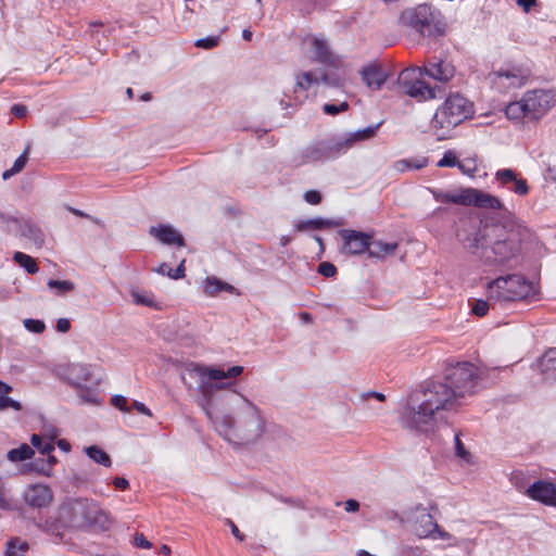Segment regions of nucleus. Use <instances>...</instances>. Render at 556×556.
Returning <instances> with one entry per match:
<instances>
[{"instance_id":"obj_1","label":"nucleus","mask_w":556,"mask_h":556,"mask_svg":"<svg viewBox=\"0 0 556 556\" xmlns=\"http://www.w3.org/2000/svg\"><path fill=\"white\" fill-rule=\"evenodd\" d=\"M422 397L416 405L408 404L403 414V426L422 433L434 430L443 412L455 410L462 405L443 377L427 382Z\"/></svg>"},{"instance_id":"obj_2","label":"nucleus","mask_w":556,"mask_h":556,"mask_svg":"<svg viewBox=\"0 0 556 556\" xmlns=\"http://www.w3.org/2000/svg\"><path fill=\"white\" fill-rule=\"evenodd\" d=\"M522 227L503 202L489 194V262L508 264L521 252Z\"/></svg>"},{"instance_id":"obj_3","label":"nucleus","mask_w":556,"mask_h":556,"mask_svg":"<svg viewBox=\"0 0 556 556\" xmlns=\"http://www.w3.org/2000/svg\"><path fill=\"white\" fill-rule=\"evenodd\" d=\"M58 513L71 530L105 529L109 522L97 502L87 497L65 498L58 507Z\"/></svg>"},{"instance_id":"obj_4","label":"nucleus","mask_w":556,"mask_h":556,"mask_svg":"<svg viewBox=\"0 0 556 556\" xmlns=\"http://www.w3.org/2000/svg\"><path fill=\"white\" fill-rule=\"evenodd\" d=\"M556 103L553 90L535 89L527 91L519 101L505 106V115L516 123H536Z\"/></svg>"},{"instance_id":"obj_5","label":"nucleus","mask_w":556,"mask_h":556,"mask_svg":"<svg viewBox=\"0 0 556 556\" xmlns=\"http://www.w3.org/2000/svg\"><path fill=\"white\" fill-rule=\"evenodd\" d=\"M538 294V287L520 274L501 275L489 281V304L534 300Z\"/></svg>"},{"instance_id":"obj_6","label":"nucleus","mask_w":556,"mask_h":556,"mask_svg":"<svg viewBox=\"0 0 556 556\" xmlns=\"http://www.w3.org/2000/svg\"><path fill=\"white\" fill-rule=\"evenodd\" d=\"M243 371L242 366H232L227 370L213 368L207 366L195 365L189 372L199 376L201 382L199 390L202 394L200 405L210 420H213V412L215 408L214 391L222 390L232 386V382H219L223 379L236 378Z\"/></svg>"},{"instance_id":"obj_7","label":"nucleus","mask_w":556,"mask_h":556,"mask_svg":"<svg viewBox=\"0 0 556 556\" xmlns=\"http://www.w3.org/2000/svg\"><path fill=\"white\" fill-rule=\"evenodd\" d=\"M473 113L472 104L463 96L456 93L450 96L444 103L437 110L431 125L437 131L445 129L446 131L438 132V139L448 138L447 132L464 119Z\"/></svg>"},{"instance_id":"obj_8","label":"nucleus","mask_w":556,"mask_h":556,"mask_svg":"<svg viewBox=\"0 0 556 556\" xmlns=\"http://www.w3.org/2000/svg\"><path fill=\"white\" fill-rule=\"evenodd\" d=\"M443 379L455 391L462 404L467 396L477 392L480 381L478 368L469 362L448 364L444 370Z\"/></svg>"},{"instance_id":"obj_9","label":"nucleus","mask_w":556,"mask_h":556,"mask_svg":"<svg viewBox=\"0 0 556 556\" xmlns=\"http://www.w3.org/2000/svg\"><path fill=\"white\" fill-rule=\"evenodd\" d=\"M399 21L402 25L415 29L422 36L444 34L443 26L437 21L431 7L426 3L402 11Z\"/></svg>"},{"instance_id":"obj_10","label":"nucleus","mask_w":556,"mask_h":556,"mask_svg":"<svg viewBox=\"0 0 556 556\" xmlns=\"http://www.w3.org/2000/svg\"><path fill=\"white\" fill-rule=\"evenodd\" d=\"M485 233L486 225H483V220L479 217H469L464 222L458 237L468 252L482 260L486 250Z\"/></svg>"},{"instance_id":"obj_11","label":"nucleus","mask_w":556,"mask_h":556,"mask_svg":"<svg viewBox=\"0 0 556 556\" xmlns=\"http://www.w3.org/2000/svg\"><path fill=\"white\" fill-rule=\"evenodd\" d=\"M337 136L320 139L300 151L301 163H313L334 159L342 154Z\"/></svg>"},{"instance_id":"obj_12","label":"nucleus","mask_w":556,"mask_h":556,"mask_svg":"<svg viewBox=\"0 0 556 556\" xmlns=\"http://www.w3.org/2000/svg\"><path fill=\"white\" fill-rule=\"evenodd\" d=\"M399 88L407 96L421 99H433L434 90L419 79L416 68H405L397 76Z\"/></svg>"},{"instance_id":"obj_13","label":"nucleus","mask_w":556,"mask_h":556,"mask_svg":"<svg viewBox=\"0 0 556 556\" xmlns=\"http://www.w3.org/2000/svg\"><path fill=\"white\" fill-rule=\"evenodd\" d=\"M437 201L442 203H454L458 205L476 207L486 206V194L472 188L462 189L458 192H433Z\"/></svg>"},{"instance_id":"obj_14","label":"nucleus","mask_w":556,"mask_h":556,"mask_svg":"<svg viewBox=\"0 0 556 556\" xmlns=\"http://www.w3.org/2000/svg\"><path fill=\"white\" fill-rule=\"evenodd\" d=\"M433 510L437 513V508L433 507ZM416 511H418L419 515L414 522V531L419 538L432 536L434 539L440 538L445 540L450 536V534L441 530L437 523V514L432 516L427 508H424L421 505L416 507Z\"/></svg>"},{"instance_id":"obj_15","label":"nucleus","mask_w":556,"mask_h":556,"mask_svg":"<svg viewBox=\"0 0 556 556\" xmlns=\"http://www.w3.org/2000/svg\"><path fill=\"white\" fill-rule=\"evenodd\" d=\"M3 223H13L18 227L20 237L28 240L35 248L40 249L45 244V232L29 218H17L0 212Z\"/></svg>"},{"instance_id":"obj_16","label":"nucleus","mask_w":556,"mask_h":556,"mask_svg":"<svg viewBox=\"0 0 556 556\" xmlns=\"http://www.w3.org/2000/svg\"><path fill=\"white\" fill-rule=\"evenodd\" d=\"M338 235L342 239L340 253L344 255H359L367 251L371 236L353 229H340Z\"/></svg>"},{"instance_id":"obj_17","label":"nucleus","mask_w":556,"mask_h":556,"mask_svg":"<svg viewBox=\"0 0 556 556\" xmlns=\"http://www.w3.org/2000/svg\"><path fill=\"white\" fill-rule=\"evenodd\" d=\"M359 74L363 83L372 90H380L390 75L378 62L365 65Z\"/></svg>"},{"instance_id":"obj_18","label":"nucleus","mask_w":556,"mask_h":556,"mask_svg":"<svg viewBox=\"0 0 556 556\" xmlns=\"http://www.w3.org/2000/svg\"><path fill=\"white\" fill-rule=\"evenodd\" d=\"M53 500V493L48 485L31 484L24 493L25 503L33 508L47 507Z\"/></svg>"},{"instance_id":"obj_19","label":"nucleus","mask_w":556,"mask_h":556,"mask_svg":"<svg viewBox=\"0 0 556 556\" xmlns=\"http://www.w3.org/2000/svg\"><path fill=\"white\" fill-rule=\"evenodd\" d=\"M527 495L545 505L556 506V484L536 481L527 489Z\"/></svg>"},{"instance_id":"obj_20","label":"nucleus","mask_w":556,"mask_h":556,"mask_svg":"<svg viewBox=\"0 0 556 556\" xmlns=\"http://www.w3.org/2000/svg\"><path fill=\"white\" fill-rule=\"evenodd\" d=\"M494 180L501 187L513 184L511 190L518 195H527L529 186L526 179L518 177L517 173L510 168L500 169L494 175Z\"/></svg>"},{"instance_id":"obj_21","label":"nucleus","mask_w":556,"mask_h":556,"mask_svg":"<svg viewBox=\"0 0 556 556\" xmlns=\"http://www.w3.org/2000/svg\"><path fill=\"white\" fill-rule=\"evenodd\" d=\"M245 404V422L249 426L250 434L247 440L258 438L264 430V420L261 416L260 409L247 397L242 396Z\"/></svg>"},{"instance_id":"obj_22","label":"nucleus","mask_w":556,"mask_h":556,"mask_svg":"<svg viewBox=\"0 0 556 556\" xmlns=\"http://www.w3.org/2000/svg\"><path fill=\"white\" fill-rule=\"evenodd\" d=\"M424 72L430 78L446 83L454 77L455 68L450 62L433 59L424 66Z\"/></svg>"},{"instance_id":"obj_23","label":"nucleus","mask_w":556,"mask_h":556,"mask_svg":"<svg viewBox=\"0 0 556 556\" xmlns=\"http://www.w3.org/2000/svg\"><path fill=\"white\" fill-rule=\"evenodd\" d=\"M382 125V122L377 123L376 125L368 126L364 129L356 130L346 136H337L339 147L341 148L342 154L350 150L354 143L358 141L368 140L375 137L377 130Z\"/></svg>"},{"instance_id":"obj_24","label":"nucleus","mask_w":556,"mask_h":556,"mask_svg":"<svg viewBox=\"0 0 556 556\" xmlns=\"http://www.w3.org/2000/svg\"><path fill=\"white\" fill-rule=\"evenodd\" d=\"M66 375L70 383L75 388L93 381L92 367L86 364H71L66 368Z\"/></svg>"},{"instance_id":"obj_25","label":"nucleus","mask_w":556,"mask_h":556,"mask_svg":"<svg viewBox=\"0 0 556 556\" xmlns=\"http://www.w3.org/2000/svg\"><path fill=\"white\" fill-rule=\"evenodd\" d=\"M149 232L164 244L185 247V239L181 233L169 225L152 226Z\"/></svg>"},{"instance_id":"obj_26","label":"nucleus","mask_w":556,"mask_h":556,"mask_svg":"<svg viewBox=\"0 0 556 556\" xmlns=\"http://www.w3.org/2000/svg\"><path fill=\"white\" fill-rule=\"evenodd\" d=\"M342 225L341 220L328 219L323 217H316L311 219L301 220L295 224L294 229L298 232H306L311 230H324Z\"/></svg>"},{"instance_id":"obj_27","label":"nucleus","mask_w":556,"mask_h":556,"mask_svg":"<svg viewBox=\"0 0 556 556\" xmlns=\"http://www.w3.org/2000/svg\"><path fill=\"white\" fill-rule=\"evenodd\" d=\"M311 46H312V52L314 54V59L325 65H334L336 64V59L332 54V52L329 50V47L328 45L317 38V37H314L312 38L311 40Z\"/></svg>"},{"instance_id":"obj_28","label":"nucleus","mask_w":556,"mask_h":556,"mask_svg":"<svg viewBox=\"0 0 556 556\" xmlns=\"http://www.w3.org/2000/svg\"><path fill=\"white\" fill-rule=\"evenodd\" d=\"M39 527L47 532L59 539V541L63 540V534L65 530H71L67 525L63 521L62 516L56 511V517L47 518L43 523L39 525Z\"/></svg>"},{"instance_id":"obj_29","label":"nucleus","mask_w":556,"mask_h":556,"mask_svg":"<svg viewBox=\"0 0 556 556\" xmlns=\"http://www.w3.org/2000/svg\"><path fill=\"white\" fill-rule=\"evenodd\" d=\"M397 248L396 243L382 242L380 240L369 239L368 241V256L371 258H384L388 255H393Z\"/></svg>"},{"instance_id":"obj_30","label":"nucleus","mask_w":556,"mask_h":556,"mask_svg":"<svg viewBox=\"0 0 556 556\" xmlns=\"http://www.w3.org/2000/svg\"><path fill=\"white\" fill-rule=\"evenodd\" d=\"M493 84L507 89L518 88L523 84V77L515 72L495 73Z\"/></svg>"},{"instance_id":"obj_31","label":"nucleus","mask_w":556,"mask_h":556,"mask_svg":"<svg viewBox=\"0 0 556 556\" xmlns=\"http://www.w3.org/2000/svg\"><path fill=\"white\" fill-rule=\"evenodd\" d=\"M85 453L97 464H100L108 468L112 466L110 455L104 450L97 445L87 446L85 448Z\"/></svg>"},{"instance_id":"obj_32","label":"nucleus","mask_w":556,"mask_h":556,"mask_svg":"<svg viewBox=\"0 0 556 556\" xmlns=\"http://www.w3.org/2000/svg\"><path fill=\"white\" fill-rule=\"evenodd\" d=\"M427 157L403 159L394 163V168L397 172L404 173L409 169H421L427 166Z\"/></svg>"},{"instance_id":"obj_33","label":"nucleus","mask_w":556,"mask_h":556,"mask_svg":"<svg viewBox=\"0 0 556 556\" xmlns=\"http://www.w3.org/2000/svg\"><path fill=\"white\" fill-rule=\"evenodd\" d=\"M34 455V450L26 443L20 445L16 448H12L7 453V458L12 462H23L30 459Z\"/></svg>"},{"instance_id":"obj_34","label":"nucleus","mask_w":556,"mask_h":556,"mask_svg":"<svg viewBox=\"0 0 556 556\" xmlns=\"http://www.w3.org/2000/svg\"><path fill=\"white\" fill-rule=\"evenodd\" d=\"M233 289L231 285L223 282L215 277L207 278L204 286V292L207 295H216L222 291H232Z\"/></svg>"},{"instance_id":"obj_35","label":"nucleus","mask_w":556,"mask_h":556,"mask_svg":"<svg viewBox=\"0 0 556 556\" xmlns=\"http://www.w3.org/2000/svg\"><path fill=\"white\" fill-rule=\"evenodd\" d=\"M13 260L21 267L25 268V270L28 274L34 275V274H37L39 270V267H38L36 261L31 256H29L23 252H15L13 255Z\"/></svg>"},{"instance_id":"obj_36","label":"nucleus","mask_w":556,"mask_h":556,"mask_svg":"<svg viewBox=\"0 0 556 556\" xmlns=\"http://www.w3.org/2000/svg\"><path fill=\"white\" fill-rule=\"evenodd\" d=\"M47 286L50 289L55 290V295L63 296L67 294L68 292H72L75 290L74 282L70 280H55V279H49L47 282Z\"/></svg>"},{"instance_id":"obj_37","label":"nucleus","mask_w":556,"mask_h":556,"mask_svg":"<svg viewBox=\"0 0 556 556\" xmlns=\"http://www.w3.org/2000/svg\"><path fill=\"white\" fill-rule=\"evenodd\" d=\"M28 161V148L24 150V152L15 160L13 166L10 169H7L2 174V178L4 180L11 178L12 176L18 174L23 170L26 163Z\"/></svg>"},{"instance_id":"obj_38","label":"nucleus","mask_w":556,"mask_h":556,"mask_svg":"<svg viewBox=\"0 0 556 556\" xmlns=\"http://www.w3.org/2000/svg\"><path fill=\"white\" fill-rule=\"evenodd\" d=\"M54 437H51L50 440H53ZM31 445L39 451L42 455H49L54 451V445L52 441L45 442L40 434L34 433L30 438Z\"/></svg>"},{"instance_id":"obj_39","label":"nucleus","mask_w":556,"mask_h":556,"mask_svg":"<svg viewBox=\"0 0 556 556\" xmlns=\"http://www.w3.org/2000/svg\"><path fill=\"white\" fill-rule=\"evenodd\" d=\"M185 261H182L177 268H170L166 263H163L159 266L156 271L162 275H166L172 279H181L185 277Z\"/></svg>"},{"instance_id":"obj_40","label":"nucleus","mask_w":556,"mask_h":556,"mask_svg":"<svg viewBox=\"0 0 556 556\" xmlns=\"http://www.w3.org/2000/svg\"><path fill=\"white\" fill-rule=\"evenodd\" d=\"M455 455L466 464L472 463V456L469 451L466 450L464 443L460 440L459 433L454 435Z\"/></svg>"},{"instance_id":"obj_41","label":"nucleus","mask_w":556,"mask_h":556,"mask_svg":"<svg viewBox=\"0 0 556 556\" xmlns=\"http://www.w3.org/2000/svg\"><path fill=\"white\" fill-rule=\"evenodd\" d=\"M313 84H317V79L313 76L311 72H304L298 75L296 77L294 92H298V89L307 91Z\"/></svg>"},{"instance_id":"obj_42","label":"nucleus","mask_w":556,"mask_h":556,"mask_svg":"<svg viewBox=\"0 0 556 556\" xmlns=\"http://www.w3.org/2000/svg\"><path fill=\"white\" fill-rule=\"evenodd\" d=\"M0 509L13 511L16 510V505L11 498L7 496V490L4 483L0 480Z\"/></svg>"},{"instance_id":"obj_43","label":"nucleus","mask_w":556,"mask_h":556,"mask_svg":"<svg viewBox=\"0 0 556 556\" xmlns=\"http://www.w3.org/2000/svg\"><path fill=\"white\" fill-rule=\"evenodd\" d=\"M26 330L33 333H42L46 330V324L40 319L26 318L23 320Z\"/></svg>"},{"instance_id":"obj_44","label":"nucleus","mask_w":556,"mask_h":556,"mask_svg":"<svg viewBox=\"0 0 556 556\" xmlns=\"http://www.w3.org/2000/svg\"><path fill=\"white\" fill-rule=\"evenodd\" d=\"M236 426V420L231 415H225L222 420L216 425L217 430L220 433H224L225 437L229 434V431L232 430Z\"/></svg>"},{"instance_id":"obj_45","label":"nucleus","mask_w":556,"mask_h":556,"mask_svg":"<svg viewBox=\"0 0 556 556\" xmlns=\"http://www.w3.org/2000/svg\"><path fill=\"white\" fill-rule=\"evenodd\" d=\"M349 108H350L349 103L346 101H343L340 104L326 103L323 106V111L327 115L334 116L339 113L348 111Z\"/></svg>"},{"instance_id":"obj_46","label":"nucleus","mask_w":556,"mask_h":556,"mask_svg":"<svg viewBox=\"0 0 556 556\" xmlns=\"http://www.w3.org/2000/svg\"><path fill=\"white\" fill-rule=\"evenodd\" d=\"M458 159L454 151L448 150L443 154V157L438 162L439 167H454L458 166Z\"/></svg>"},{"instance_id":"obj_47","label":"nucleus","mask_w":556,"mask_h":556,"mask_svg":"<svg viewBox=\"0 0 556 556\" xmlns=\"http://www.w3.org/2000/svg\"><path fill=\"white\" fill-rule=\"evenodd\" d=\"M219 36H208L205 38H200L194 42V46L197 48L208 50L216 47L219 42Z\"/></svg>"},{"instance_id":"obj_48","label":"nucleus","mask_w":556,"mask_h":556,"mask_svg":"<svg viewBox=\"0 0 556 556\" xmlns=\"http://www.w3.org/2000/svg\"><path fill=\"white\" fill-rule=\"evenodd\" d=\"M79 389V397L86 402V403H90V404H98L99 403V400H98V394L89 389V388H85L83 384Z\"/></svg>"},{"instance_id":"obj_49","label":"nucleus","mask_w":556,"mask_h":556,"mask_svg":"<svg viewBox=\"0 0 556 556\" xmlns=\"http://www.w3.org/2000/svg\"><path fill=\"white\" fill-rule=\"evenodd\" d=\"M7 408L21 410L22 404L18 401L13 400L12 397L0 395V410H4Z\"/></svg>"},{"instance_id":"obj_50","label":"nucleus","mask_w":556,"mask_h":556,"mask_svg":"<svg viewBox=\"0 0 556 556\" xmlns=\"http://www.w3.org/2000/svg\"><path fill=\"white\" fill-rule=\"evenodd\" d=\"M317 271L326 277V278H330V277H333L336 274H337V268L336 266L330 263V262H321L319 265H318V268H317Z\"/></svg>"},{"instance_id":"obj_51","label":"nucleus","mask_w":556,"mask_h":556,"mask_svg":"<svg viewBox=\"0 0 556 556\" xmlns=\"http://www.w3.org/2000/svg\"><path fill=\"white\" fill-rule=\"evenodd\" d=\"M459 170L465 174V175H468L470 177L473 176V173L477 170V165H476V161L475 160H465V161H459L458 163V166Z\"/></svg>"},{"instance_id":"obj_52","label":"nucleus","mask_w":556,"mask_h":556,"mask_svg":"<svg viewBox=\"0 0 556 556\" xmlns=\"http://www.w3.org/2000/svg\"><path fill=\"white\" fill-rule=\"evenodd\" d=\"M471 301H473V305L471 307V312L476 315V316H479V317H483L486 315V301L485 300H471L469 299V303H471Z\"/></svg>"},{"instance_id":"obj_53","label":"nucleus","mask_w":556,"mask_h":556,"mask_svg":"<svg viewBox=\"0 0 556 556\" xmlns=\"http://www.w3.org/2000/svg\"><path fill=\"white\" fill-rule=\"evenodd\" d=\"M321 199V193L317 190H308L304 193V200L312 205L319 204Z\"/></svg>"},{"instance_id":"obj_54","label":"nucleus","mask_w":556,"mask_h":556,"mask_svg":"<svg viewBox=\"0 0 556 556\" xmlns=\"http://www.w3.org/2000/svg\"><path fill=\"white\" fill-rule=\"evenodd\" d=\"M111 404L123 412H129V408L127 407V399L123 395H114L111 399Z\"/></svg>"},{"instance_id":"obj_55","label":"nucleus","mask_w":556,"mask_h":556,"mask_svg":"<svg viewBox=\"0 0 556 556\" xmlns=\"http://www.w3.org/2000/svg\"><path fill=\"white\" fill-rule=\"evenodd\" d=\"M134 544L139 548H150L151 542L142 533H136L134 538Z\"/></svg>"},{"instance_id":"obj_56","label":"nucleus","mask_w":556,"mask_h":556,"mask_svg":"<svg viewBox=\"0 0 556 556\" xmlns=\"http://www.w3.org/2000/svg\"><path fill=\"white\" fill-rule=\"evenodd\" d=\"M11 113L17 118H23L27 114V108L23 104H14L11 108Z\"/></svg>"},{"instance_id":"obj_57","label":"nucleus","mask_w":556,"mask_h":556,"mask_svg":"<svg viewBox=\"0 0 556 556\" xmlns=\"http://www.w3.org/2000/svg\"><path fill=\"white\" fill-rule=\"evenodd\" d=\"M55 327L59 332L66 333L71 329V321L67 318H59Z\"/></svg>"},{"instance_id":"obj_58","label":"nucleus","mask_w":556,"mask_h":556,"mask_svg":"<svg viewBox=\"0 0 556 556\" xmlns=\"http://www.w3.org/2000/svg\"><path fill=\"white\" fill-rule=\"evenodd\" d=\"M226 523L229 526L231 533L233 534V536L237 540H239V541L244 540V534L240 532L239 528L236 526V523L231 519H226Z\"/></svg>"},{"instance_id":"obj_59","label":"nucleus","mask_w":556,"mask_h":556,"mask_svg":"<svg viewBox=\"0 0 556 556\" xmlns=\"http://www.w3.org/2000/svg\"><path fill=\"white\" fill-rule=\"evenodd\" d=\"M132 407L140 414L152 417L151 410L141 402L134 401Z\"/></svg>"},{"instance_id":"obj_60","label":"nucleus","mask_w":556,"mask_h":556,"mask_svg":"<svg viewBox=\"0 0 556 556\" xmlns=\"http://www.w3.org/2000/svg\"><path fill=\"white\" fill-rule=\"evenodd\" d=\"M113 484L116 489L119 490H126L129 486L128 480L123 477H115L113 480Z\"/></svg>"},{"instance_id":"obj_61","label":"nucleus","mask_w":556,"mask_h":556,"mask_svg":"<svg viewBox=\"0 0 556 556\" xmlns=\"http://www.w3.org/2000/svg\"><path fill=\"white\" fill-rule=\"evenodd\" d=\"M516 2L526 13H528L531 8L535 5L536 0H516Z\"/></svg>"},{"instance_id":"obj_62","label":"nucleus","mask_w":556,"mask_h":556,"mask_svg":"<svg viewBox=\"0 0 556 556\" xmlns=\"http://www.w3.org/2000/svg\"><path fill=\"white\" fill-rule=\"evenodd\" d=\"M359 509V503L356 500H348L345 502L346 511H357Z\"/></svg>"},{"instance_id":"obj_63","label":"nucleus","mask_w":556,"mask_h":556,"mask_svg":"<svg viewBox=\"0 0 556 556\" xmlns=\"http://www.w3.org/2000/svg\"><path fill=\"white\" fill-rule=\"evenodd\" d=\"M34 466H35V469L41 473H45L48 470L46 460L43 458H39V459L35 460Z\"/></svg>"},{"instance_id":"obj_64","label":"nucleus","mask_w":556,"mask_h":556,"mask_svg":"<svg viewBox=\"0 0 556 556\" xmlns=\"http://www.w3.org/2000/svg\"><path fill=\"white\" fill-rule=\"evenodd\" d=\"M15 542L16 540L15 539H11L8 541L7 543V555L8 556H15Z\"/></svg>"}]
</instances>
